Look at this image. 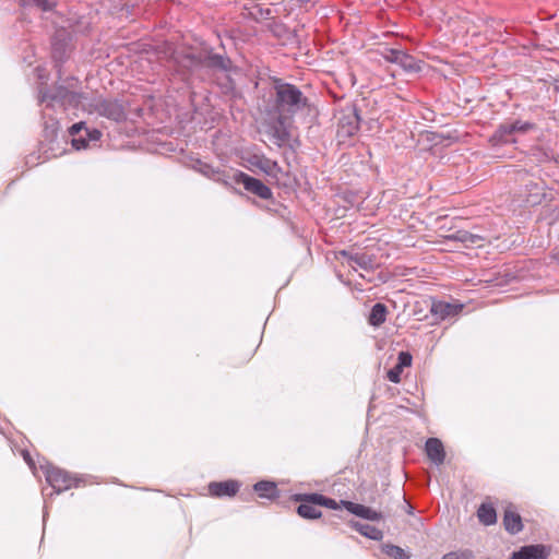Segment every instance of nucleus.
<instances>
[{
    "label": "nucleus",
    "instance_id": "nucleus-1",
    "mask_svg": "<svg viewBox=\"0 0 559 559\" xmlns=\"http://www.w3.org/2000/svg\"><path fill=\"white\" fill-rule=\"evenodd\" d=\"M168 62L185 83H189L194 72L201 68L228 72L233 66L227 56L214 53L211 47H203L197 51L191 47L176 48L171 51Z\"/></svg>",
    "mask_w": 559,
    "mask_h": 559
},
{
    "label": "nucleus",
    "instance_id": "nucleus-2",
    "mask_svg": "<svg viewBox=\"0 0 559 559\" xmlns=\"http://www.w3.org/2000/svg\"><path fill=\"white\" fill-rule=\"evenodd\" d=\"M273 110L280 116L283 124L286 119L293 120L297 114L310 112L311 102L295 84L285 82L280 78H273Z\"/></svg>",
    "mask_w": 559,
    "mask_h": 559
},
{
    "label": "nucleus",
    "instance_id": "nucleus-3",
    "mask_svg": "<svg viewBox=\"0 0 559 559\" xmlns=\"http://www.w3.org/2000/svg\"><path fill=\"white\" fill-rule=\"evenodd\" d=\"M464 305L452 297L447 299H436L433 297H426L415 299L411 314H419L426 309H429L430 314H459L463 311Z\"/></svg>",
    "mask_w": 559,
    "mask_h": 559
},
{
    "label": "nucleus",
    "instance_id": "nucleus-4",
    "mask_svg": "<svg viewBox=\"0 0 559 559\" xmlns=\"http://www.w3.org/2000/svg\"><path fill=\"white\" fill-rule=\"evenodd\" d=\"M71 41L72 36L66 28L57 29L51 37V59L59 80L63 76V64L71 55Z\"/></svg>",
    "mask_w": 559,
    "mask_h": 559
},
{
    "label": "nucleus",
    "instance_id": "nucleus-5",
    "mask_svg": "<svg viewBox=\"0 0 559 559\" xmlns=\"http://www.w3.org/2000/svg\"><path fill=\"white\" fill-rule=\"evenodd\" d=\"M46 481L52 487L55 493H61L72 487H79L82 478L72 477L68 472L53 466L49 462L40 464Z\"/></svg>",
    "mask_w": 559,
    "mask_h": 559
},
{
    "label": "nucleus",
    "instance_id": "nucleus-6",
    "mask_svg": "<svg viewBox=\"0 0 559 559\" xmlns=\"http://www.w3.org/2000/svg\"><path fill=\"white\" fill-rule=\"evenodd\" d=\"M61 84L53 85L50 90L41 88L39 91V103H47V107H52L55 104L60 105L66 98L71 88H75L79 80L74 76L61 79Z\"/></svg>",
    "mask_w": 559,
    "mask_h": 559
},
{
    "label": "nucleus",
    "instance_id": "nucleus-7",
    "mask_svg": "<svg viewBox=\"0 0 559 559\" xmlns=\"http://www.w3.org/2000/svg\"><path fill=\"white\" fill-rule=\"evenodd\" d=\"M233 181L242 185L245 190L254 194L262 200L273 199L272 190L263 183L260 179L249 176L248 174L236 170L231 177Z\"/></svg>",
    "mask_w": 559,
    "mask_h": 559
},
{
    "label": "nucleus",
    "instance_id": "nucleus-8",
    "mask_svg": "<svg viewBox=\"0 0 559 559\" xmlns=\"http://www.w3.org/2000/svg\"><path fill=\"white\" fill-rule=\"evenodd\" d=\"M361 117L357 106L347 107L343 110L337 123V136L352 138L359 131Z\"/></svg>",
    "mask_w": 559,
    "mask_h": 559
},
{
    "label": "nucleus",
    "instance_id": "nucleus-9",
    "mask_svg": "<svg viewBox=\"0 0 559 559\" xmlns=\"http://www.w3.org/2000/svg\"><path fill=\"white\" fill-rule=\"evenodd\" d=\"M382 57L390 63L399 64L406 72L418 73L421 71L420 62L403 50L385 48Z\"/></svg>",
    "mask_w": 559,
    "mask_h": 559
},
{
    "label": "nucleus",
    "instance_id": "nucleus-10",
    "mask_svg": "<svg viewBox=\"0 0 559 559\" xmlns=\"http://www.w3.org/2000/svg\"><path fill=\"white\" fill-rule=\"evenodd\" d=\"M94 111L116 122H121L127 119L126 110L122 104L117 99L95 100Z\"/></svg>",
    "mask_w": 559,
    "mask_h": 559
},
{
    "label": "nucleus",
    "instance_id": "nucleus-11",
    "mask_svg": "<svg viewBox=\"0 0 559 559\" xmlns=\"http://www.w3.org/2000/svg\"><path fill=\"white\" fill-rule=\"evenodd\" d=\"M304 496H310V493H297L294 496V500L299 502V506L297 507L298 515L306 520H316L321 518L322 512L318 509L320 506Z\"/></svg>",
    "mask_w": 559,
    "mask_h": 559
},
{
    "label": "nucleus",
    "instance_id": "nucleus-12",
    "mask_svg": "<svg viewBox=\"0 0 559 559\" xmlns=\"http://www.w3.org/2000/svg\"><path fill=\"white\" fill-rule=\"evenodd\" d=\"M241 484L238 480L229 479L225 481H212L209 484V492L212 497H234L240 489Z\"/></svg>",
    "mask_w": 559,
    "mask_h": 559
},
{
    "label": "nucleus",
    "instance_id": "nucleus-13",
    "mask_svg": "<svg viewBox=\"0 0 559 559\" xmlns=\"http://www.w3.org/2000/svg\"><path fill=\"white\" fill-rule=\"evenodd\" d=\"M342 507H344L349 513L369 521H380L383 515L369 507L353 501L341 500Z\"/></svg>",
    "mask_w": 559,
    "mask_h": 559
},
{
    "label": "nucleus",
    "instance_id": "nucleus-14",
    "mask_svg": "<svg viewBox=\"0 0 559 559\" xmlns=\"http://www.w3.org/2000/svg\"><path fill=\"white\" fill-rule=\"evenodd\" d=\"M248 162L251 166L259 168L265 175L273 178H277V175L282 171V168L276 160L267 158L264 155L254 154L249 157Z\"/></svg>",
    "mask_w": 559,
    "mask_h": 559
},
{
    "label": "nucleus",
    "instance_id": "nucleus-15",
    "mask_svg": "<svg viewBox=\"0 0 559 559\" xmlns=\"http://www.w3.org/2000/svg\"><path fill=\"white\" fill-rule=\"evenodd\" d=\"M492 147L518 143L507 122L500 123L488 139Z\"/></svg>",
    "mask_w": 559,
    "mask_h": 559
},
{
    "label": "nucleus",
    "instance_id": "nucleus-16",
    "mask_svg": "<svg viewBox=\"0 0 559 559\" xmlns=\"http://www.w3.org/2000/svg\"><path fill=\"white\" fill-rule=\"evenodd\" d=\"M549 552L542 544L526 545L512 552L510 559H547Z\"/></svg>",
    "mask_w": 559,
    "mask_h": 559
},
{
    "label": "nucleus",
    "instance_id": "nucleus-17",
    "mask_svg": "<svg viewBox=\"0 0 559 559\" xmlns=\"http://www.w3.org/2000/svg\"><path fill=\"white\" fill-rule=\"evenodd\" d=\"M427 457L437 466L443 464L445 451L443 443L438 438H428L425 443Z\"/></svg>",
    "mask_w": 559,
    "mask_h": 559
},
{
    "label": "nucleus",
    "instance_id": "nucleus-18",
    "mask_svg": "<svg viewBox=\"0 0 559 559\" xmlns=\"http://www.w3.org/2000/svg\"><path fill=\"white\" fill-rule=\"evenodd\" d=\"M414 299V297H412ZM385 304L390 306L391 312H397V314L412 313L414 302H411V297L402 293H395L394 298H386Z\"/></svg>",
    "mask_w": 559,
    "mask_h": 559
},
{
    "label": "nucleus",
    "instance_id": "nucleus-19",
    "mask_svg": "<svg viewBox=\"0 0 559 559\" xmlns=\"http://www.w3.org/2000/svg\"><path fill=\"white\" fill-rule=\"evenodd\" d=\"M293 120L286 119L284 123L282 124L280 122V116L275 117L274 123L271 128L272 130V136L275 139V144L278 146H282L286 142H288L290 138L289 127L292 124Z\"/></svg>",
    "mask_w": 559,
    "mask_h": 559
},
{
    "label": "nucleus",
    "instance_id": "nucleus-20",
    "mask_svg": "<svg viewBox=\"0 0 559 559\" xmlns=\"http://www.w3.org/2000/svg\"><path fill=\"white\" fill-rule=\"evenodd\" d=\"M269 31L271 34L282 40L283 43H294V39H296L297 35L295 31L289 29L283 22L281 21H273L269 25Z\"/></svg>",
    "mask_w": 559,
    "mask_h": 559
},
{
    "label": "nucleus",
    "instance_id": "nucleus-21",
    "mask_svg": "<svg viewBox=\"0 0 559 559\" xmlns=\"http://www.w3.org/2000/svg\"><path fill=\"white\" fill-rule=\"evenodd\" d=\"M447 238L449 240L460 241L462 243H465L466 247H469V246L480 247L481 246L480 242L485 240V237L477 235V234H472V233H469L467 230H463V229L456 230L455 233L449 235Z\"/></svg>",
    "mask_w": 559,
    "mask_h": 559
},
{
    "label": "nucleus",
    "instance_id": "nucleus-22",
    "mask_svg": "<svg viewBox=\"0 0 559 559\" xmlns=\"http://www.w3.org/2000/svg\"><path fill=\"white\" fill-rule=\"evenodd\" d=\"M340 254L346 259L348 265L352 267H355V265H357L367 271L372 269V259L370 255L366 253L352 254L343 250L340 252Z\"/></svg>",
    "mask_w": 559,
    "mask_h": 559
},
{
    "label": "nucleus",
    "instance_id": "nucleus-23",
    "mask_svg": "<svg viewBox=\"0 0 559 559\" xmlns=\"http://www.w3.org/2000/svg\"><path fill=\"white\" fill-rule=\"evenodd\" d=\"M349 526L369 539L381 540L383 538L382 531L373 525L364 524L358 521L352 520L349 521Z\"/></svg>",
    "mask_w": 559,
    "mask_h": 559
},
{
    "label": "nucleus",
    "instance_id": "nucleus-24",
    "mask_svg": "<svg viewBox=\"0 0 559 559\" xmlns=\"http://www.w3.org/2000/svg\"><path fill=\"white\" fill-rule=\"evenodd\" d=\"M253 490L259 495V497L270 500L276 499L280 496L276 484L270 480H261L255 483L253 485Z\"/></svg>",
    "mask_w": 559,
    "mask_h": 559
},
{
    "label": "nucleus",
    "instance_id": "nucleus-25",
    "mask_svg": "<svg viewBox=\"0 0 559 559\" xmlns=\"http://www.w3.org/2000/svg\"><path fill=\"white\" fill-rule=\"evenodd\" d=\"M503 525L506 531L512 535H515L523 530L521 515L511 510L504 511Z\"/></svg>",
    "mask_w": 559,
    "mask_h": 559
},
{
    "label": "nucleus",
    "instance_id": "nucleus-26",
    "mask_svg": "<svg viewBox=\"0 0 559 559\" xmlns=\"http://www.w3.org/2000/svg\"><path fill=\"white\" fill-rule=\"evenodd\" d=\"M477 516L481 524L493 525L497 522V512L492 504L481 503L477 510Z\"/></svg>",
    "mask_w": 559,
    "mask_h": 559
},
{
    "label": "nucleus",
    "instance_id": "nucleus-27",
    "mask_svg": "<svg viewBox=\"0 0 559 559\" xmlns=\"http://www.w3.org/2000/svg\"><path fill=\"white\" fill-rule=\"evenodd\" d=\"M86 127L84 122H78L70 127L69 133L72 138V146L76 150L85 148L87 146V140L85 136L81 134L82 131H85Z\"/></svg>",
    "mask_w": 559,
    "mask_h": 559
},
{
    "label": "nucleus",
    "instance_id": "nucleus-28",
    "mask_svg": "<svg viewBox=\"0 0 559 559\" xmlns=\"http://www.w3.org/2000/svg\"><path fill=\"white\" fill-rule=\"evenodd\" d=\"M199 171L205 177L213 179L215 181H224L225 182V171L218 168H214L212 165L203 162H198Z\"/></svg>",
    "mask_w": 559,
    "mask_h": 559
},
{
    "label": "nucleus",
    "instance_id": "nucleus-29",
    "mask_svg": "<svg viewBox=\"0 0 559 559\" xmlns=\"http://www.w3.org/2000/svg\"><path fill=\"white\" fill-rule=\"evenodd\" d=\"M305 497L310 499V501L318 503L320 507H325L332 510H337L342 506L341 501L337 502L336 500L318 492H311L310 496Z\"/></svg>",
    "mask_w": 559,
    "mask_h": 559
},
{
    "label": "nucleus",
    "instance_id": "nucleus-30",
    "mask_svg": "<svg viewBox=\"0 0 559 559\" xmlns=\"http://www.w3.org/2000/svg\"><path fill=\"white\" fill-rule=\"evenodd\" d=\"M506 122L508 123L514 136L515 134H526L536 128V124L534 122L523 121L521 119H515Z\"/></svg>",
    "mask_w": 559,
    "mask_h": 559
},
{
    "label": "nucleus",
    "instance_id": "nucleus-31",
    "mask_svg": "<svg viewBox=\"0 0 559 559\" xmlns=\"http://www.w3.org/2000/svg\"><path fill=\"white\" fill-rule=\"evenodd\" d=\"M84 98V93L76 92L74 88H71L70 92L67 94L66 98L63 99V102L60 104V106L64 109L79 108Z\"/></svg>",
    "mask_w": 559,
    "mask_h": 559
},
{
    "label": "nucleus",
    "instance_id": "nucleus-32",
    "mask_svg": "<svg viewBox=\"0 0 559 559\" xmlns=\"http://www.w3.org/2000/svg\"><path fill=\"white\" fill-rule=\"evenodd\" d=\"M531 186L534 187L535 191L527 194L526 202L531 205L540 204L545 198L544 182H532Z\"/></svg>",
    "mask_w": 559,
    "mask_h": 559
},
{
    "label": "nucleus",
    "instance_id": "nucleus-33",
    "mask_svg": "<svg viewBox=\"0 0 559 559\" xmlns=\"http://www.w3.org/2000/svg\"><path fill=\"white\" fill-rule=\"evenodd\" d=\"M382 552L393 559H409V554L400 546L392 544H383L381 546Z\"/></svg>",
    "mask_w": 559,
    "mask_h": 559
},
{
    "label": "nucleus",
    "instance_id": "nucleus-34",
    "mask_svg": "<svg viewBox=\"0 0 559 559\" xmlns=\"http://www.w3.org/2000/svg\"><path fill=\"white\" fill-rule=\"evenodd\" d=\"M58 126L59 122L53 118L45 121L43 136L46 141L52 142L57 138Z\"/></svg>",
    "mask_w": 559,
    "mask_h": 559
},
{
    "label": "nucleus",
    "instance_id": "nucleus-35",
    "mask_svg": "<svg viewBox=\"0 0 559 559\" xmlns=\"http://www.w3.org/2000/svg\"><path fill=\"white\" fill-rule=\"evenodd\" d=\"M474 552L473 550L468 548H461L454 551H449L444 554L441 559H474Z\"/></svg>",
    "mask_w": 559,
    "mask_h": 559
},
{
    "label": "nucleus",
    "instance_id": "nucleus-36",
    "mask_svg": "<svg viewBox=\"0 0 559 559\" xmlns=\"http://www.w3.org/2000/svg\"><path fill=\"white\" fill-rule=\"evenodd\" d=\"M21 7H37L43 11H51L52 3L49 0H20Z\"/></svg>",
    "mask_w": 559,
    "mask_h": 559
},
{
    "label": "nucleus",
    "instance_id": "nucleus-37",
    "mask_svg": "<svg viewBox=\"0 0 559 559\" xmlns=\"http://www.w3.org/2000/svg\"><path fill=\"white\" fill-rule=\"evenodd\" d=\"M391 312L390 306L385 302H376L370 307L369 314H389Z\"/></svg>",
    "mask_w": 559,
    "mask_h": 559
},
{
    "label": "nucleus",
    "instance_id": "nucleus-38",
    "mask_svg": "<svg viewBox=\"0 0 559 559\" xmlns=\"http://www.w3.org/2000/svg\"><path fill=\"white\" fill-rule=\"evenodd\" d=\"M412 355L408 352H401L399 354L397 364L401 369L412 365Z\"/></svg>",
    "mask_w": 559,
    "mask_h": 559
},
{
    "label": "nucleus",
    "instance_id": "nucleus-39",
    "mask_svg": "<svg viewBox=\"0 0 559 559\" xmlns=\"http://www.w3.org/2000/svg\"><path fill=\"white\" fill-rule=\"evenodd\" d=\"M402 371L403 369L395 365L386 372V378L393 383H399L401 381Z\"/></svg>",
    "mask_w": 559,
    "mask_h": 559
},
{
    "label": "nucleus",
    "instance_id": "nucleus-40",
    "mask_svg": "<svg viewBox=\"0 0 559 559\" xmlns=\"http://www.w3.org/2000/svg\"><path fill=\"white\" fill-rule=\"evenodd\" d=\"M83 136L86 138L87 143L90 141H98L100 139V136H102V132L99 130H97V129L90 130V129L86 128L85 131H84V135Z\"/></svg>",
    "mask_w": 559,
    "mask_h": 559
},
{
    "label": "nucleus",
    "instance_id": "nucleus-41",
    "mask_svg": "<svg viewBox=\"0 0 559 559\" xmlns=\"http://www.w3.org/2000/svg\"><path fill=\"white\" fill-rule=\"evenodd\" d=\"M386 320V317H368V322L373 328L381 326Z\"/></svg>",
    "mask_w": 559,
    "mask_h": 559
},
{
    "label": "nucleus",
    "instance_id": "nucleus-42",
    "mask_svg": "<svg viewBox=\"0 0 559 559\" xmlns=\"http://www.w3.org/2000/svg\"><path fill=\"white\" fill-rule=\"evenodd\" d=\"M22 455H23V459L25 460V462L27 463V465L33 469L35 468V462L34 460L32 459L31 454L28 451L24 450L22 452Z\"/></svg>",
    "mask_w": 559,
    "mask_h": 559
},
{
    "label": "nucleus",
    "instance_id": "nucleus-43",
    "mask_svg": "<svg viewBox=\"0 0 559 559\" xmlns=\"http://www.w3.org/2000/svg\"><path fill=\"white\" fill-rule=\"evenodd\" d=\"M551 258L559 264V246L552 250Z\"/></svg>",
    "mask_w": 559,
    "mask_h": 559
},
{
    "label": "nucleus",
    "instance_id": "nucleus-44",
    "mask_svg": "<svg viewBox=\"0 0 559 559\" xmlns=\"http://www.w3.org/2000/svg\"><path fill=\"white\" fill-rule=\"evenodd\" d=\"M532 182H534V181H533V180H530V181L525 185V188H526V190L528 191V193H531V192H534V191H535L534 187H532V186H531V185H532Z\"/></svg>",
    "mask_w": 559,
    "mask_h": 559
},
{
    "label": "nucleus",
    "instance_id": "nucleus-45",
    "mask_svg": "<svg viewBox=\"0 0 559 559\" xmlns=\"http://www.w3.org/2000/svg\"><path fill=\"white\" fill-rule=\"evenodd\" d=\"M405 504H406V512L408 514H413L414 508L408 502H406V501H405Z\"/></svg>",
    "mask_w": 559,
    "mask_h": 559
},
{
    "label": "nucleus",
    "instance_id": "nucleus-46",
    "mask_svg": "<svg viewBox=\"0 0 559 559\" xmlns=\"http://www.w3.org/2000/svg\"><path fill=\"white\" fill-rule=\"evenodd\" d=\"M270 316H266V319L264 320V324L269 322Z\"/></svg>",
    "mask_w": 559,
    "mask_h": 559
},
{
    "label": "nucleus",
    "instance_id": "nucleus-47",
    "mask_svg": "<svg viewBox=\"0 0 559 559\" xmlns=\"http://www.w3.org/2000/svg\"><path fill=\"white\" fill-rule=\"evenodd\" d=\"M270 316H266V319L264 320V324L269 322Z\"/></svg>",
    "mask_w": 559,
    "mask_h": 559
},
{
    "label": "nucleus",
    "instance_id": "nucleus-48",
    "mask_svg": "<svg viewBox=\"0 0 559 559\" xmlns=\"http://www.w3.org/2000/svg\"><path fill=\"white\" fill-rule=\"evenodd\" d=\"M270 316H266V319L264 320V324L269 322Z\"/></svg>",
    "mask_w": 559,
    "mask_h": 559
},
{
    "label": "nucleus",
    "instance_id": "nucleus-49",
    "mask_svg": "<svg viewBox=\"0 0 559 559\" xmlns=\"http://www.w3.org/2000/svg\"><path fill=\"white\" fill-rule=\"evenodd\" d=\"M400 275L406 276V275H408V273H400Z\"/></svg>",
    "mask_w": 559,
    "mask_h": 559
}]
</instances>
